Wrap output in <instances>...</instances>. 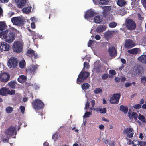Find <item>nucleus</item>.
I'll list each match as a JSON object with an SVG mask.
<instances>
[{
  "label": "nucleus",
  "instance_id": "4c0bfd02",
  "mask_svg": "<svg viewBox=\"0 0 146 146\" xmlns=\"http://www.w3.org/2000/svg\"><path fill=\"white\" fill-rule=\"evenodd\" d=\"M141 81L142 83H143L144 85L145 86L146 82V77L145 76L142 77L141 78Z\"/></svg>",
  "mask_w": 146,
  "mask_h": 146
},
{
  "label": "nucleus",
  "instance_id": "a19ab883",
  "mask_svg": "<svg viewBox=\"0 0 146 146\" xmlns=\"http://www.w3.org/2000/svg\"><path fill=\"white\" fill-rule=\"evenodd\" d=\"M131 117L135 119L136 120L138 117V114L136 112H133L132 113Z\"/></svg>",
  "mask_w": 146,
  "mask_h": 146
},
{
  "label": "nucleus",
  "instance_id": "680f3d73",
  "mask_svg": "<svg viewBox=\"0 0 146 146\" xmlns=\"http://www.w3.org/2000/svg\"><path fill=\"white\" fill-rule=\"evenodd\" d=\"M142 3L143 6L146 8V0H142Z\"/></svg>",
  "mask_w": 146,
  "mask_h": 146
},
{
  "label": "nucleus",
  "instance_id": "c9c22d12",
  "mask_svg": "<svg viewBox=\"0 0 146 146\" xmlns=\"http://www.w3.org/2000/svg\"><path fill=\"white\" fill-rule=\"evenodd\" d=\"M137 17L138 19L140 21H143L144 20V17L141 14L137 13Z\"/></svg>",
  "mask_w": 146,
  "mask_h": 146
},
{
  "label": "nucleus",
  "instance_id": "aec40b11",
  "mask_svg": "<svg viewBox=\"0 0 146 146\" xmlns=\"http://www.w3.org/2000/svg\"><path fill=\"white\" fill-rule=\"evenodd\" d=\"M8 88L6 87H3L0 89V95L3 96H7L8 92Z\"/></svg>",
  "mask_w": 146,
  "mask_h": 146
},
{
  "label": "nucleus",
  "instance_id": "39448f33",
  "mask_svg": "<svg viewBox=\"0 0 146 146\" xmlns=\"http://www.w3.org/2000/svg\"><path fill=\"white\" fill-rule=\"evenodd\" d=\"M90 75L89 73L87 72H82L80 73L78 76L77 79V82L78 84H80L79 82H82L83 81L86 79L87 77Z\"/></svg>",
  "mask_w": 146,
  "mask_h": 146
},
{
  "label": "nucleus",
  "instance_id": "37998d69",
  "mask_svg": "<svg viewBox=\"0 0 146 146\" xmlns=\"http://www.w3.org/2000/svg\"><path fill=\"white\" fill-rule=\"evenodd\" d=\"M20 111L23 114H24L25 113V107L21 105L20 106Z\"/></svg>",
  "mask_w": 146,
  "mask_h": 146
},
{
  "label": "nucleus",
  "instance_id": "c756f323",
  "mask_svg": "<svg viewBox=\"0 0 146 146\" xmlns=\"http://www.w3.org/2000/svg\"><path fill=\"white\" fill-rule=\"evenodd\" d=\"M94 21L96 23H100L101 22V19L99 16H97L94 17Z\"/></svg>",
  "mask_w": 146,
  "mask_h": 146
},
{
  "label": "nucleus",
  "instance_id": "72a5a7b5",
  "mask_svg": "<svg viewBox=\"0 0 146 146\" xmlns=\"http://www.w3.org/2000/svg\"><path fill=\"white\" fill-rule=\"evenodd\" d=\"M102 8L104 9L103 12L105 13L109 11L111 9V7L110 6H104Z\"/></svg>",
  "mask_w": 146,
  "mask_h": 146
},
{
  "label": "nucleus",
  "instance_id": "79ce46f5",
  "mask_svg": "<svg viewBox=\"0 0 146 146\" xmlns=\"http://www.w3.org/2000/svg\"><path fill=\"white\" fill-rule=\"evenodd\" d=\"M25 62L24 61L23 62H21L19 63V66L20 68H23L25 66Z\"/></svg>",
  "mask_w": 146,
  "mask_h": 146
},
{
  "label": "nucleus",
  "instance_id": "cd10ccee",
  "mask_svg": "<svg viewBox=\"0 0 146 146\" xmlns=\"http://www.w3.org/2000/svg\"><path fill=\"white\" fill-rule=\"evenodd\" d=\"M16 84V82L14 81H11L8 83V85L11 88L13 89H15L16 86L15 84Z\"/></svg>",
  "mask_w": 146,
  "mask_h": 146
},
{
  "label": "nucleus",
  "instance_id": "58836bf2",
  "mask_svg": "<svg viewBox=\"0 0 146 146\" xmlns=\"http://www.w3.org/2000/svg\"><path fill=\"white\" fill-rule=\"evenodd\" d=\"M117 25V23L114 22L110 23L109 24L110 27L113 28L116 27Z\"/></svg>",
  "mask_w": 146,
  "mask_h": 146
},
{
  "label": "nucleus",
  "instance_id": "0eeeda50",
  "mask_svg": "<svg viewBox=\"0 0 146 146\" xmlns=\"http://www.w3.org/2000/svg\"><path fill=\"white\" fill-rule=\"evenodd\" d=\"M18 62L17 59L14 57H11L8 60L7 65L9 68H14L16 67Z\"/></svg>",
  "mask_w": 146,
  "mask_h": 146
},
{
  "label": "nucleus",
  "instance_id": "393cba45",
  "mask_svg": "<svg viewBox=\"0 0 146 146\" xmlns=\"http://www.w3.org/2000/svg\"><path fill=\"white\" fill-rule=\"evenodd\" d=\"M117 4L120 6H124L126 4V1L123 0H118Z\"/></svg>",
  "mask_w": 146,
  "mask_h": 146
},
{
  "label": "nucleus",
  "instance_id": "603ef678",
  "mask_svg": "<svg viewBox=\"0 0 146 146\" xmlns=\"http://www.w3.org/2000/svg\"><path fill=\"white\" fill-rule=\"evenodd\" d=\"M113 99L114 100H112V99H111V97L110 98V103L111 104H118V103H113V102H116V99L115 98H113Z\"/></svg>",
  "mask_w": 146,
  "mask_h": 146
},
{
  "label": "nucleus",
  "instance_id": "69168bd1",
  "mask_svg": "<svg viewBox=\"0 0 146 146\" xmlns=\"http://www.w3.org/2000/svg\"><path fill=\"white\" fill-rule=\"evenodd\" d=\"M132 85V83H127L125 84V86L126 87H127Z\"/></svg>",
  "mask_w": 146,
  "mask_h": 146
},
{
  "label": "nucleus",
  "instance_id": "8fccbe9b",
  "mask_svg": "<svg viewBox=\"0 0 146 146\" xmlns=\"http://www.w3.org/2000/svg\"><path fill=\"white\" fill-rule=\"evenodd\" d=\"M58 137V135L57 133H56L54 134L52 136V138L55 141H56Z\"/></svg>",
  "mask_w": 146,
  "mask_h": 146
},
{
  "label": "nucleus",
  "instance_id": "f03ea898",
  "mask_svg": "<svg viewBox=\"0 0 146 146\" xmlns=\"http://www.w3.org/2000/svg\"><path fill=\"white\" fill-rule=\"evenodd\" d=\"M32 104L33 108L36 111H37L44 107V104L40 99H35L33 101Z\"/></svg>",
  "mask_w": 146,
  "mask_h": 146
},
{
  "label": "nucleus",
  "instance_id": "f257e3e1",
  "mask_svg": "<svg viewBox=\"0 0 146 146\" xmlns=\"http://www.w3.org/2000/svg\"><path fill=\"white\" fill-rule=\"evenodd\" d=\"M2 37L6 42L10 43L15 40V34L12 30L7 29L0 32V38Z\"/></svg>",
  "mask_w": 146,
  "mask_h": 146
},
{
  "label": "nucleus",
  "instance_id": "5fc2aeb1",
  "mask_svg": "<svg viewBox=\"0 0 146 146\" xmlns=\"http://www.w3.org/2000/svg\"><path fill=\"white\" fill-rule=\"evenodd\" d=\"M102 77L103 80H106L108 78V75L107 74H104L102 75Z\"/></svg>",
  "mask_w": 146,
  "mask_h": 146
},
{
  "label": "nucleus",
  "instance_id": "13d9d810",
  "mask_svg": "<svg viewBox=\"0 0 146 146\" xmlns=\"http://www.w3.org/2000/svg\"><path fill=\"white\" fill-rule=\"evenodd\" d=\"M19 77L24 81H25L26 80V77L23 75H21Z\"/></svg>",
  "mask_w": 146,
  "mask_h": 146
},
{
  "label": "nucleus",
  "instance_id": "de8ad7c7",
  "mask_svg": "<svg viewBox=\"0 0 146 146\" xmlns=\"http://www.w3.org/2000/svg\"><path fill=\"white\" fill-rule=\"evenodd\" d=\"M95 70L97 72H100L101 71L100 70L101 66H97L95 67Z\"/></svg>",
  "mask_w": 146,
  "mask_h": 146
},
{
  "label": "nucleus",
  "instance_id": "ddd939ff",
  "mask_svg": "<svg viewBox=\"0 0 146 146\" xmlns=\"http://www.w3.org/2000/svg\"><path fill=\"white\" fill-rule=\"evenodd\" d=\"M26 54L27 56L31 57L32 60H33V57L34 59H37L38 58L37 54L35 53V51L31 49L27 50Z\"/></svg>",
  "mask_w": 146,
  "mask_h": 146
},
{
  "label": "nucleus",
  "instance_id": "bb28decb",
  "mask_svg": "<svg viewBox=\"0 0 146 146\" xmlns=\"http://www.w3.org/2000/svg\"><path fill=\"white\" fill-rule=\"evenodd\" d=\"M132 1H133L131 3V5L133 8V7H139V3L138 1L136 0H132Z\"/></svg>",
  "mask_w": 146,
  "mask_h": 146
},
{
  "label": "nucleus",
  "instance_id": "052dcab7",
  "mask_svg": "<svg viewBox=\"0 0 146 146\" xmlns=\"http://www.w3.org/2000/svg\"><path fill=\"white\" fill-rule=\"evenodd\" d=\"M95 38L97 40H99L100 39V36L98 35H96L95 36Z\"/></svg>",
  "mask_w": 146,
  "mask_h": 146
},
{
  "label": "nucleus",
  "instance_id": "f8f14e48",
  "mask_svg": "<svg viewBox=\"0 0 146 146\" xmlns=\"http://www.w3.org/2000/svg\"><path fill=\"white\" fill-rule=\"evenodd\" d=\"M38 68V66L37 65L30 66L26 70L27 73H30L33 74L36 70H37Z\"/></svg>",
  "mask_w": 146,
  "mask_h": 146
},
{
  "label": "nucleus",
  "instance_id": "e2e57ef3",
  "mask_svg": "<svg viewBox=\"0 0 146 146\" xmlns=\"http://www.w3.org/2000/svg\"><path fill=\"white\" fill-rule=\"evenodd\" d=\"M92 108H93L95 104V101L94 100H92L91 101Z\"/></svg>",
  "mask_w": 146,
  "mask_h": 146
},
{
  "label": "nucleus",
  "instance_id": "4d7b16f0",
  "mask_svg": "<svg viewBox=\"0 0 146 146\" xmlns=\"http://www.w3.org/2000/svg\"><path fill=\"white\" fill-rule=\"evenodd\" d=\"M94 41L91 40H90L88 41V47H91V45L93 43Z\"/></svg>",
  "mask_w": 146,
  "mask_h": 146
},
{
  "label": "nucleus",
  "instance_id": "b1692460",
  "mask_svg": "<svg viewBox=\"0 0 146 146\" xmlns=\"http://www.w3.org/2000/svg\"><path fill=\"white\" fill-rule=\"evenodd\" d=\"M106 29V27L105 26H101L100 27H98L96 29V31L100 33L102 32L105 30Z\"/></svg>",
  "mask_w": 146,
  "mask_h": 146
},
{
  "label": "nucleus",
  "instance_id": "dca6fc26",
  "mask_svg": "<svg viewBox=\"0 0 146 146\" xmlns=\"http://www.w3.org/2000/svg\"><path fill=\"white\" fill-rule=\"evenodd\" d=\"M9 45L5 42H2L0 46L1 49L4 51H7L9 50Z\"/></svg>",
  "mask_w": 146,
  "mask_h": 146
},
{
  "label": "nucleus",
  "instance_id": "3c124183",
  "mask_svg": "<svg viewBox=\"0 0 146 146\" xmlns=\"http://www.w3.org/2000/svg\"><path fill=\"white\" fill-rule=\"evenodd\" d=\"M91 113L90 112H89L86 111L85 113V114L84 115V116L83 117H85V118L88 117H89V116L90 115H91Z\"/></svg>",
  "mask_w": 146,
  "mask_h": 146
},
{
  "label": "nucleus",
  "instance_id": "4be33fe9",
  "mask_svg": "<svg viewBox=\"0 0 146 146\" xmlns=\"http://www.w3.org/2000/svg\"><path fill=\"white\" fill-rule=\"evenodd\" d=\"M139 50V49L138 48H135L128 50L127 52L132 54H136L138 53Z\"/></svg>",
  "mask_w": 146,
  "mask_h": 146
},
{
  "label": "nucleus",
  "instance_id": "ea45409f",
  "mask_svg": "<svg viewBox=\"0 0 146 146\" xmlns=\"http://www.w3.org/2000/svg\"><path fill=\"white\" fill-rule=\"evenodd\" d=\"M139 141L136 139H134L132 141L133 146H137V145H139Z\"/></svg>",
  "mask_w": 146,
  "mask_h": 146
},
{
  "label": "nucleus",
  "instance_id": "c03bdc74",
  "mask_svg": "<svg viewBox=\"0 0 146 146\" xmlns=\"http://www.w3.org/2000/svg\"><path fill=\"white\" fill-rule=\"evenodd\" d=\"M5 25L3 23L0 22V31H2L4 29Z\"/></svg>",
  "mask_w": 146,
  "mask_h": 146
},
{
  "label": "nucleus",
  "instance_id": "20e7f679",
  "mask_svg": "<svg viewBox=\"0 0 146 146\" xmlns=\"http://www.w3.org/2000/svg\"><path fill=\"white\" fill-rule=\"evenodd\" d=\"M23 44L19 41H15L13 44L12 49L15 52L19 53L23 50Z\"/></svg>",
  "mask_w": 146,
  "mask_h": 146
},
{
  "label": "nucleus",
  "instance_id": "e433bc0d",
  "mask_svg": "<svg viewBox=\"0 0 146 146\" xmlns=\"http://www.w3.org/2000/svg\"><path fill=\"white\" fill-rule=\"evenodd\" d=\"M102 89L100 88H97L94 91V93L96 94L102 93Z\"/></svg>",
  "mask_w": 146,
  "mask_h": 146
},
{
  "label": "nucleus",
  "instance_id": "338daca9",
  "mask_svg": "<svg viewBox=\"0 0 146 146\" xmlns=\"http://www.w3.org/2000/svg\"><path fill=\"white\" fill-rule=\"evenodd\" d=\"M122 78H121L120 80H121V81L122 82H124L126 80V78L124 76L123 77V76H122Z\"/></svg>",
  "mask_w": 146,
  "mask_h": 146
},
{
  "label": "nucleus",
  "instance_id": "c85d7f7f",
  "mask_svg": "<svg viewBox=\"0 0 146 146\" xmlns=\"http://www.w3.org/2000/svg\"><path fill=\"white\" fill-rule=\"evenodd\" d=\"M112 36V33L110 31L106 32L104 34V37L106 39L110 38Z\"/></svg>",
  "mask_w": 146,
  "mask_h": 146
},
{
  "label": "nucleus",
  "instance_id": "473e14b6",
  "mask_svg": "<svg viewBox=\"0 0 146 146\" xmlns=\"http://www.w3.org/2000/svg\"><path fill=\"white\" fill-rule=\"evenodd\" d=\"M109 2L108 0H100L99 4L100 5H107Z\"/></svg>",
  "mask_w": 146,
  "mask_h": 146
},
{
  "label": "nucleus",
  "instance_id": "f3484780",
  "mask_svg": "<svg viewBox=\"0 0 146 146\" xmlns=\"http://www.w3.org/2000/svg\"><path fill=\"white\" fill-rule=\"evenodd\" d=\"M17 6L19 8H22L24 6L26 3V0H15Z\"/></svg>",
  "mask_w": 146,
  "mask_h": 146
},
{
  "label": "nucleus",
  "instance_id": "0e129e2a",
  "mask_svg": "<svg viewBox=\"0 0 146 146\" xmlns=\"http://www.w3.org/2000/svg\"><path fill=\"white\" fill-rule=\"evenodd\" d=\"M31 27L33 29H35V24L34 22H32L31 24Z\"/></svg>",
  "mask_w": 146,
  "mask_h": 146
},
{
  "label": "nucleus",
  "instance_id": "4468645a",
  "mask_svg": "<svg viewBox=\"0 0 146 146\" xmlns=\"http://www.w3.org/2000/svg\"><path fill=\"white\" fill-rule=\"evenodd\" d=\"M96 15V13L92 11L89 10L85 13L84 17L87 19H89Z\"/></svg>",
  "mask_w": 146,
  "mask_h": 146
},
{
  "label": "nucleus",
  "instance_id": "7ed1b4c3",
  "mask_svg": "<svg viewBox=\"0 0 146 146\" xmlns=\"http://www.w3.org/2000/svg\"><path fill=\"white\" fill-rule=\"evenodd\" d=\"M16 131V127H14L12 126H11L5 130V133L7 138L12 137L15 138L16 135L17 133Z\"/></svg>",
  "mask_w": 146,
  "mask_h": 146
},
{
  "label": "nucleus",
  "instance_id": "a211bd4d",
  "mask_svg": "<svg viewBox=\"0 0 146 146\" xmlns=\"http://www.w3.org/2000/svg\"><path fill=\"white\" fill-rule=\"evenodd\" d=\"M91 110L94 111H96L97 112H99L101 114H105L107 111L106 109L105 108H94L93 109H91Z\"/></svg>",
  "mask_w": 146,
  "mask_h": 146
},
{
  "label": "nucleus",
  "instance_id": "6e6552de",
  "mask_svg": "<svg viewBox=\"0 0 146 146\" xmlns=\"http://www.w3.org/2000/svg\"><path fill=\"white\" fill-rule=\"evenodd\" d=\"M11 21L13 24L17 25H23V19L19 17H13L11 18Z\"/></svg>",
  "mask_w": 146,
  "mask_h": 146
},
{
  "label": "nucleus",
  "instance_id": "2eb2a0df",
  "mask_svg": "<svg viewBox=\"0 0 146 146\" xmlns=\"http://www.w3.org/2000/svg\"><path fill=\"white\" fill-rule=\"evenodd\" d=\"M110 56L111 57L115 56L117 54V50H115V47H110L108 50Z\"/></svg>",
  "mask_w": 146,
  "mask_h": 146
},
{
  "label": "nucleus",
  "instance_id": "a18cd8bd",
  "mask_svg": "<svg viewBox=\"0 0 146 146\" xmlns=\"http://www.w3.org/2000/svg\"><path fill=\"white\" fill-rule=\"evenodd\" d=\"M141 105L139 104H135L133 105V107L136 109H138L141 108Z\"/></svg>",
  "mask_w": 146,
  "mask_h": 146
},
{
  "label": "nucleus",
  "instance_id": "49530a36",
  "mask_svg": "<svg viewBox=\"0 0 146 146\" xmlns=\"http://www.w3.org/2000/svg\"><path fill=\"white\" fill-rule=\"evenodd\" d=\"M15 90H12L11 91L8 88V92H7L8 94L9 95H13L15 94Z\"/></svg>",
  "mask_w": 146,
  "mask_h": 146
},
{
  "label": "nucleus",
  "instance_id": "423d86ee",
  "mask_svg": "<svg viewBox=\"0 0 146 146\" xmlns=\"http://www.w3.org/2000/svg\"><path fill=\"white\" fill-rule=\"evenodd\" d=\"M125 25L127 29L130 30H135L136 27V25L135 22L131 19L126 20Z\"/></svg>",
  "mask_w": 146,
  "mask_h": 146
},
{
  "label": "nucleus",
  "instance_id": "6ab92c4d",
  "mask_svg": "<svg viewBox=\"0 0 146 146\" xmlns=\"http://www.w3.org/2000/svg\"><path fill=\"white\" fill-rule=\"evenodd\" d=\"M121 96V94L120 93H115L113 94L112 97H111V99L114 100L113 98H115L116 99V102H114V103H118L119 102V99H120Z\"/></svg>",
  "mask_w": 146,
  "mask_h": 146
},
{
  "label": "nucleus",
  "instance_id": "864d4df0",
  "mask_svg": "<svg viewBox=\"0 0 146 146\" xmlns=\"http://www.w3.org/2000/svg\"><path fill=\"white\" fill-rule=\"evenodd\" d=\"M139 145L140 146H146V142L140 141Z\"/></svg>",
  "mask_w": 146,
  "mask_h": 146
},
{
  "label": "nucleus",
  "instance_id": "9d476101",
  "mask_svg": "<svg viewBox=\"0 0 146 146\" xmlns=\"http://www.w3.org/2000/svg\"><path fill=\"white\" fill-rule=\"evenodd\" d=\"M134 132L133 129L130 127L127 128L125 130L123 131V133L124 135H126L128 137L131 138L133 136Z\"/></svg>",
  "mask_w": 146,
  "mask_h": 146
},
{
  "label": "nucleus",
  "instance_id": "bf43d9fd",
  "mask_svg": "<svg viewBox=\"0 0 146 146\" xmlns=\"http://www.w3.org/2000/svg\"><path fill=\"white\" fill-rule=\"evenodd\" d=\"M90 106V103L88 102H87L85 104V110H87L89 108Z\"/></svg>",
  "mask_w": 146,
  "mask_h": 146
},
{
  "label": "nucleus",
  "instance_id": "1a4fd4ad",
  "mask_svg": "<svg viewBox=\"0 0 146 146\" xmlns=\"http://www.w3.org/2000/svg\"><path fill=\"white\" fill-rule=\"evenodd\" d=\"M10 75L8 73L3 72L0 73V81L4 83L7 82L10 79Z\"/></svg>",
  "mask_w": 146,
  "mask_h": 146
},
{
  "label": "nucleus",
  "instance_id": "f704fd0d",
  "mask_svg": "<svg viewBox=\"0 0 146 146\" xmlns=\"http://www.w3.org/2000/svg\"><path fill=\"white\" fill-rule=\"evenodd\" d=\"M138 119L143 122H145V117L141 114H139L138 117Z\"/></svg>",
  "mask_w": 146,
  "mask_h": 146
},
{
  "label": "nucleus",
  "instance_id": "7c9ffc66",
  "mask_svg": "<svg viewBox=\"0 0 146 146\" xmlns=\"http://www.w3.org/2000/svg\"><path fill=\"white\" fill-rule=\"evenodd\" d=\"M90 86V85L88 83H85L83 84L81 86L82 89L85 90L88 89Z\"/></svg>",
  "mask_w": 146,
  "mask_h": 146
},
{
  "label": "nucleus",
  "instance_id": "a878e982",
  "mask_svg": "<svg viewBox=\"0 0 146 146\" xmlns=\"http://www.w3.org/2000/svg\"><path fill=\"white\" fill-rule=\"evenodd\" d=\"M31 7H25L23 9L22 11L24 13L28 14L31 11Z\"/></svg>",
  "mask_w": 146,
  "mask_h": 146
},
{
  "label": "nucleus",
  "instance_id": "774afa93",
  "mask_svg": "<svg viewBox=\"0 0 146 146\" xmlns=\"http://www.w3.org/2000/svg\"><path fill=\"white\" fill-rule=\"evenodd\" d=\"M109 145L110 146H115L114 143L113 142L111 141L109 143Z\"/></svg>",
  "mask_w": 146,
  "mask_h": 146
},
{
  "label": "nucleus",
  "instance_id": "412c9836",
  "mask_svg": "<svg viewBox=\"0 0 146 146\" xmlns=\"http://www.w3.org/2000/svg\"><path fill=\"white\" fill-rule=\"evenodd\" d=\"M138 60L141 63L146 64V55H141L138 57Z\"/></svg>",
  "mask_w": 146,
  "mask_h": 146
},
{
  "label": "nucleus",
  "instance_id": "9b49d317",
  "mask_svg": "<svg viewBox=\"0 0 146 146\" xmlns=\"http://www.w3.org/2000/svg\"><path fill=\"white\" fill-rule=\"evenodd\" d=\"M135 46V43L133 42L132 40L130 39H128L125 41V46L127 49L131 48Z\"/></svg>",
  "mask_w": 146,
  "mask_h": 146
},
{
  "label": "nucleus",
  "instance_id": "5701e85b",
  "mask_svg": "<svg viewBox=\"0 0 146 146\" xmlns=\"http://www.w3.org/2000/svg\"><path fill=\"white\" fill-rule=\"evenodd\" d=\"M120 110L121 111L126 113L128 112V108L126 106H124L123 105H121L120 106Z\"/></svg>",
  "mask_w": 146,
  "mask_h": 146
},
{
  "label": "nucleus",
  "instance_id": "2f4dec72",
  "mask_svg": "<svg viewBox=\"0 0 146 146\" xmlns=\"http://www.w3.org/2000/svg\"><path fill=\"white\" fill-rule=\"evenodd\" d=\"M13 110V108L11 106L7 107L5 109L6 112L8 113H11Z\"/></svg>",
  "mask_w": 146,
  "mask_h": 146
},
{
  "label": "nucleus",
  "instance_id": "6e6d98bb",
  "mask_svg": "<svg viewBox=\"0 0 146 146\" xmlns=\"http://www.w3.org/2000/svg\"><path fill=\"white\" fill-rule=\"evenodd\" d=\"M109 73L110 74L113 75H115L116 74V71L114 70H110L109 71Z\"/></svg>",
  "mask_w": 146,
  "mask_h": 146
},
{
  "label": "nucleus",
  "instance_id": "09e8293b",
  "mask_svg": "<svg viewBox=\"0 0 146 146\" xmlns=\"http://www.w3.org/2000/svg\"><path fill=\"white\" fill-rule=\"evenodd\" d=\"M89 63L86 62H84V68H86L87 69L89 68Z\"/></svg>",
  "mask_w": 146,
  "mask_h": 146
}]
</instances>
